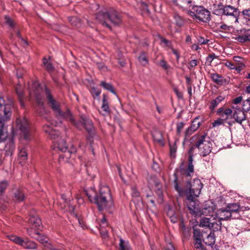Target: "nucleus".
<instances>
[{"label": "nucleus", "instance_id": "nucleus-61", "mask_svg": "<svg viewBox=\"0 0 250 250\" xmlns=\"http://www.w3.org/2000/svg\"><path fill=\"white\" fill-rule=\"evenodd\" d=\"M243 15L247 16L248 18H250V9H245L242 11Z\"/></svg>", "mask_w": 250, "mask_h": 250}, {"label": "nucleus", "instance_id": "nucleus-33", "mask_svg": "<svg viewBox=\"0 0 250 250\" xmlns=\"http://www.w3.org/2000/svg\"><path fill=\"white\" fill-rule=\"evenodd\" d=\"M174 18L176 22V24L178 26H182L184 24V20L178 14H175Z\"/></svg>", "mask_w": 250, "mask_h": 250}, {"label": "nucleus", "instance_id": "nucleus-56", "mask_svg": "<svg viewBox=\"0 0 250 250\" xmlns=\"http://www.w3.org/2000/svg\"><path fill=\"white\" fill-rule=\"evenodd\" d=\"M225 65L230 69H234L235 68V65L230 62H226L225 63Z\"/></svg>", "mask_w": 250, "mask_h": 250}, {"label": "nucleus", "instance_id": "nucleus-36", "mask_svg": "<svg viewBox=\"0 0 250 250\" xmlns=\"http://www.w3.org/2000/svg\"><path fill=\"white\" fill-rule=\"evenodd\" d=\"M243 109L246 112H248L250 110V99H248L243 102Z\"/></svg>", "mask_w": 250, "mask_h": 250}, {"label": "nucleus", "instance_id": "nucleus-14", "mask_svg": "<svg viewBox=\"0 0 250 250\" xmlns=\"http://www.w3.org/2000/svg\"><path fill=\"white\" fill-rule=\"evenodd\" d=\"M187 200L188 203H187V207L190 213L195 216H200V208L196 205V203L194 201V197L192 196L186 195Z\"/></svg>", "mask_w": 250, "mask_h": 250}, {"label": "nucleus", "instance_id": "nucleus-60", "mask_svg": "<svg viewBox=\"0 0 250 250\" xmlns=\"http://www.w3.org/2000/svg\"><path fill=\"white\" fill-rule=\"evenodd\" d=\"M171 50L172 53L176 56L177 61H178L180 57L179 52L176 49H174L173 47L171 48Z\"/></svg>", "mask_w": 250, "mask_h": 250}, {"label": "nucleus", "instance_id": "nucleus-20", "mask_svg": "<svg viewBox=\"0 0 250 250\" xmlns=\"http://www.w3.org/2000/svg\"><path fill=\"white\" fill-rule=\"evenodd\" d=\"M9 239L16 244H19L24 248L30 249L31 248V242L30 241H25L23 240L20 237L15 235L8 236Z\"/></svg>", "mask_w": 250, "mask_h": 250}, {"label": "nucleus", "instance_id": "nucleus-58", "mask_svg": "<svg viewBox=\"0 0 250 250\" xmlns=\"http://www.w3.org/2000/svg\"><path fill=\"white\" fill-rule=\"evenodd\" d=\"M217 58V57L214 54H211L207 58V61L210 63L214 59Z\"/></svg>", "mask_w": 250, "mask_h": 250}, {"label": "nucleus", "instance_id": "nucleus-32", "mask_svg": "<svg viewBox=\"0 0 250 250\" xmlns=\"http://www.w3.org/2000/svg\"><path fill=\"white\" fill-rule=\"evenodd\" d=\"M42 62L44 67L48 71H50L53 70L54 67L49 60L44 58Z\"/></svg>", "mask_w": 250, "mask_h": 250}, {"label": "nucleus", "instance_id": "nucleus-10", "mask_svg": "<svg viewBox=\"0 0 250 250\" xmlns=\"http://www.w3.org/2000/svg\"><path fill=\"white\" fill-rule=\"evenodd\" d=\"M215 217H203L200 220L199 226L208 228L212 231L220 230L222 223L216 221Z\"/></svg>", "mask_w": 250, "mask_h": 250}, {"label": "nucleus", "instance_id": "nucleus-15", "mask_svg": "<svg viewBox=\"0 0 250 250\" xmlns=\"http://www.w3.org/2000/svg\"><path fill=\"white\" fill-rule=\"evenodd\" d=\"M216 209V206L212 202L207 203L205 206L202 209L200 208V216L202 215L206 216H210V217H215L213 213Z\"/></svg>", "mask_w": 250, "mask_h": 250}, {"label": "nucleus", "instance_id": "nucleus-24", "mask_svg": "<svg viewBox=\"0 0 250 250\" xmlns=\"http://www.w3.org/2000/svg\"><path fill=\"white\" fill-rule=\"evenodd\" d=\"M210 77L214 83L222 85L225 83V79L217 73L210 74Z\"/></svg>", "mask_w": 250, "mask_h": 250}, {"label": "nucleus", "instance_id": "nucleus-57", "mask_svg": "<svg viewBox=\"0 0 250 250\" xmlns=\"http://www.w3.org/2000/svg\"><path fill=\"white\" fill-rule=\"evenodd\" d=\"M33 87H35L36 90L38 92H40L42 88L39 83L37 82H35L34 83H32V88Z\"/></svg>", "mask_w": 250, "mask_h": 250}, {"label": "nucleus", "instance_id": "nucleus-29", "mask_svg": "<svg viewBox=\"0 0 250 250\" xmlns=\"http://www.w3.org/2000/svg\"><path fill=\"white\" fill-rule=\"evenodd\" d=\"M215 234L214 232H210L206 239L205 243L209 246H212L215 244Z\"/></svg>", "mask_w": 250, "mask_h": 250}, {"label": "nucleus", "instance_id": "nucleus-35", "mask_svg": "<svg viewBox=\"0 0 250 250\" xmlns=\"http://www.w3.org/2000/svg\"><path fill=\"white\" fill-rule=\"evenodd\" d=\"M138 60L141 64L144 66L148 63V60L145 53H142L138 58Z\"/></svg>", "mask_w": 250, "mask_h": 250}, {"label": "nucleus", "instance_id": "nucleus-45", "mask_svg": "<svg viewBox=\"0 0 250 250\" xmlns=\"http://www.w3.org/2000/svg\"><path fill=\"white\" fill-rule=\"evenodd\" d=\"M195 242L194 243V246L196 249H199L202 248V244L201 239H195Z\"/></svg>", "mask_w": 250, "mask_h": 250}, {"label": "nucleus", "instance_id": "nucleus-34", "mask_svg": "<svg viewBox=\"0 0 250 250\" xmlns=\"http://www.w3.org/2000/svg\"><path fill=\"white\" fill-rule=\"evenodd\" d=\"M68 20L73 26L78 27L81 24L80 20L76 17H70Z\"/></svg>", "mask_w": 250, "mask_h": 250}, {"label": "nucleus", "instance_id": "nucleus-47", "mask_svg": "<svg viewBox=\"0 0 250 250\" xmlns=\"http://www.w3.org/2000/svg\"><path fill=\"white\" fill-rule=\"evenodd\" d=\"M131 194L133 197H137L140 196V193L135 187H133L131 188Z\"/></svg>", "mask_w": 250, "mask_h": 250}, {"label": "nucleus", "instance_id": "nucleus-2", "mask_svg": "<svg viewBox=\"0 0 250 250\" xmlns=\"http://www.w3.org/2000/svg\"><path fill=\"white\" fill-rule=\"evenodd\" d=\"M85 192L89 200L97 205L100 210L110 208L113 205L109 188L106 185L100 186L99 195L92 188L85 190Z\"/></svg>", "mask_w": 250, "mask_h": 250}, {"label": "nucleus", "instance_id": "nucleus-30", "mask_svg": "<svg viewBox=\"0 0 250 250\" xmlns=\"http://www.w3.org/2000/svg\"><path fill=\"white\" fill-rule=\"evenodd\" d=\"M102 87H104V89L110 91L111 93L114 94V95H116V93L114 90V88L112 85L109 83H107L104 81H102L101 82L100 84Z\"/></svg>", "mask_w": 250, "mask_h": 250}, {"label": "nucleus", "instance_id": "nucleus-13", "mask_svg": "<svg viewBox=\"0 0 250 250\" xmlns=\"http://www.w3.org/2000/svg\"><path fill=\"white\" fill-rule=\"evenodd\" d=\"M231 108L233 109L232 117L237 123L241 124L246 118L244 112L238 105H232Z\"/></svg>", "mask_w": 250, "mask_h": 250}, {"label": "nucleus", "instance_id": "nucleus-53", "mask_svg": "<svg viewBox=\"0 0 250 250\" xmlns=\"http://www.w3.org/2000/svg\"><path fill=\"white\" fill-rule=\"evenodd\" d=\"M99 230H100L101 234L103 238H105L107 237L108 232L107 230L103 229L102 228H101Z\"/></svg>", "mask_w": 250, "mask_h": 250}, {"label": "nucleus", "instance_id": "nucleus-19", "mask_svg": "<svg viewBox=\"0 0 250 250\" xmlns=\"http://www.w3.org/2000/svg\"><path fill=\"white\" fill-rule=\"evenodd\" d=\"M16 124L17 125L18 127L23 133L24 138L27 139L28 138V128L27 120L25 119H24L23 120L18 119L16 120Z\"/></svg>", "mask_w": 250, "mask_h": 250}, {"label": "nucleus", "instance_id": "nucleus-26", "mask_svg": "<svg viewBox=\"0 0 250 250\" xmlns=\"http://www.w3.org/2000/svg\"><path fill=\"white\" fill-rule=\"evenodd\" d=\"M40 232L37 231L34 232V238L42 244H47L48 239L44 235H42Z\"/></svg>", "mask_w": 250, "mask_h": 250}, {"label": "nucleus", "instance_id": "nucleus-21", "mask_svg": "<svg viewBox=\"0 0 250 250\" xmlns=\"http://www.w3.org/2000/svg\"><path fill=\"white\" fill-rule=\"evenodd\" d=\"M240 42H250V30L245 29L241 30V34L235 38Z\"/></svg>", "mask_w": 250, "mask_h": 250}, {"label": "nucleus", "instance_id": "nucleus-42", "mask_svg": "<svg viewBox=\"0 0 250 250\" xmlns=\"http://www.w3.org/2000/svg\"><path fill=\"white\" fill-rule=\"evenodd\" d=\"M161 43L162 44L164 43L165 44V46H167L170 49H171V48H172V45H171V42L166 39L162 38L161 39Z\"/></svg>", "mask_w": 250, "mask_h": 250}, {"label": "nucleus", "instance_id": "nucleus-50", "mask_svg": "<svg viewBox=\"0 0 250 250\" xmlns=\"http://www.w3.org/2000/svg\"><path fill=\"white\" fill-rule=\"evenodd\" d=\"M15 197L17 201L20 202L23 200V196L21 193L18 192L15 193Z\"/></svg>", "mask_w": 250, "mask_h": 250}, {"label": "nucleus", "instance_id": "nucleus-41", "mask_svg": "<svg viewBox=\"0 0 250 250\" xmlns=\"http://www.w3.org/2000/svg\"><path fill=\"white\" fill-rule=\"evenodd\" d=\"M197 40L198 42V43L199 44H206L208 43L209 40L208 39H205L204 38L200 36L197 38Z\"/></svg>", "mask_w": 250, "mask_h": 250}, {"label": "nucleus", "instance_id": "nucleus-63", "mask_svg": "<svg viewBox=\"0 0 250 250\" xmlns=\"http://www.w3.org/2000/svg\"><path fill=\"white\" fill-rule=\"evenodd\" d=\"M233 60L234 61L239 62V63H241V62H241L242 59L239 57V56H235L233 57Z\"/></svg>", "mask_w": 250, "mask_h": 250}, {"label": "nucleus", "instance_id": "nucleus-8", "mask_svg": "<svg viewBox=\"0 0 250 250\" xmlns=\"http://www.w3.org/2000/svg\"><path fill=\"white\" fill-rule=\"evenodd\" d=\"M188 14L193 19L203 22H207L211 19L210 12L202 6L193 5Z\"/></svg>", "mask_w": 250, "mask_h": 250}, {"label": "nucleus", "instance_id": "nucleus-49", "mask_svg": "<svg viewBox=\"0 0 250 250\" xmlns=\"http://www.w3.org/2000/svg\"><path fill=\"white\" fill-rule=\"evenodd\" d=\"M159 64L165 69H167L169 68V65L164 59L160 61Z\"/></svg>", "mask_w": 250, "mask_h": 250}, {"label": "nucleus", "instance_id": "nucleus-6", "mask_svg": "<svg viewBox=\"0 0 250 250\" xmlns=\"http://www.w3.org/2000/svg\"><path fill=\"white\" fill-rule=\"evenodd\" d=\"M174 183L175 189L178 192L180 196H183L186 194V195L198 197L200 194L203 186L201 180L198 179H195L192 184L190 183H188V187L189 188L188 189H187L186 191L179 186L177 177L174 180Z\"/></svg>", "mask_w": 250, "mask_h": 250}, {"label": "nucleus", "instance_id": "nucleus-27", "mask_svg": "<svg viewBox=\"0 0 250 250\" xmlns=\"http://www.w3.org/2000/svg\"><path fill=\"white\" fill-rule=\"evenodd\" d=\"M228 211L230 212L231 216H232L233 213H237L240 209V206L237 204H230L226 207Z\"/></svg>", "mask_w": 250, "mask_h": 250}, {"label": "nucleus", "instance_id": "nucleus-28", "mask_svg": "<svg viewBox=\"0 0 250 250\" xmlns=\"http://www.w3.org/2000/svg\"><path fill=\"white\" fill-rule=\"evenodd\" d=\"M152 136L155 141L160 143H163V136L161 132L155 130L152 132Z\"/></svg>", "mask_w": 250, "mask_h": 250}, {"label": "nucleus", "instance_id": "nucleus-40", "mask_svg": "<svg viewBox=\"0 0 250 250\" xmlns=\"http://www.w3.org/2000/svg\"><path fill=\"white\" fill-rule=\"evenodd\" d=\"M225 122H226V121L224 120V119L220 117V118H219L217 120H215L212 123V126L213 127L218 126L220 125L224 124Z\"/></svg>", "mask_w": 250, "mask_h": 250}, {"label": "nucleus", "instance_id": "nucleus-12", "mask_svg": "<svg viewBox=\"0 0 250 250\" xmlns=\"http://www.w3.org/2000/svg\"><path fill=\"white\" fill-rule=\"evenodd\" d=\"M196 146V141L195 145L191 146L188 150V154L189 156L188 165L187 167L184 170V173L187 176H191L194 172V166L193 165V157L194 156V151Z\"/></svg>", "mask_w": 250, "mask_h": 250}, {"label": "nucleus", "instance_id": "nucleus-22", "mask_svg": "<svg viewBox=\"0 0 250 250\" xmlns=\"http://www.w3.org/2000/svg\"><path fill=\"white\" fill-rule=\"evenodd\" d=\"M191 3L192 0H176L177 5L183 8L184 10L187 11L188 13L193 6Z\"/></svg>", "mask_w": 250, "mask_h": 250}, {"label": "nucleus", "instance_id": "nucleus-18", "mask_svg": "<svg viewBox=\"0 0 250 250\" xmlns=\"http://www.w3.org/2000/svg\"><path fill=\"white\" fill-rule=\"evenodd\" d=\"M233 109L231 108H225L223 107H220L217 110V114L224 120L227 121L232 118Z\"/></svg>", "mask_w": 250, "mask_h": 250}, {"label": "nucleus", "instance_id": "nucleus-62", "mask_svg": "<svg viewBox=\"0 0 250 250\" xmlns=\"http://www.w3.org/2000/svg\"><path fill=\"white\" fill-rule=\"evenodd\" d=\"M191 48L192 50H198L201 49V48L199 46V45L198 44H193L191 46Z\"/></svg>", "mask_w": 250, "mask_h": 250}, {"label": "nucleus", "instance_id": "nucleus-38", "mask_svg": "<svg viewBox=\"0 0 250 250\" xmlns=\"http://www.w3.org/2000/svg\"><path fill=\"white\" fill-rule=\"evenodd\" d=\"M193 236L194 239H201V236L202 235V232L200 229L197 228H193Z\"/></svg>", "mask_w": 250, "mask_h": 250}, {"label": "nucleus", "instance_id": "nucleus-64", "mask_svg": "<svg viewBox=\"0 0 250 250\" xmlns=\"http://www.w3.org/2000/svg\"><path fill=\"white\" fill-rule=\"evenodd\" d=\"M170 153L171 154H172L173 153H175L176 151V147L175 145H173V146H170Z\"/></svg>", "mask_w": 250, "mask_h": 250}, {"label": "nucleus", "instance_id": "nucleus-31", "mask_svg": "<svg viewBox=\"0 0 250 250\" xmlns=\"http://www.w3.org/2000/svg\"><path fill=\"white\" fill-rule=\"evenodd\" d=\"M102 109L103 111L109 113L110 111L108 103L107 100V97L105 95H103V104L102 105Z\"/></svg>", "mask_w": 250, "mask_h": 250}, {"label": "nucleus", "instance_id": "nucleus-37", "mask_svg": "<svg viewBox=\"0 0 250 250\" xmlns=\"http://www.w3.org/2000/svg\"><path fill=\"white\" fill-rule=\"evenodd\" d=\"M16 92L19 96L21 105L22 106H23V103L22 102V98H23L24 96V93L20 86H18L16 88Z\"/></svg>", "mask_w": 250, "mask_h": 250}, {"label": "nucleus", "instance_id": "nucleus-7", "mask_svg": "<svg viewBox=\"0 0 250 250\" xmlns=\"http://www.w3.org/2000/svg\"><path fill=\"white\" fill-rule=\"evenodd\" d=\"M96 19L103 25L111 28L108 22L114 25H119L121 22V17L118 13L114 10L109 12L101 11L96 16Z\"/></svg>", "mask_w": 250, "mask_h": 250}, {"label": "nucleus", "instance_id": "nucleus-9", "mask_svg": "<svg viewBox=\"0 0 250 250\" xmlns=\"http://www.w3.org/2000/svg\"><path fill=\"white\" fill-rule=\"evenodd\" d=\"M71 123L79 130H81L83 127L89 134V136L87 137V140H90V138L93 137L95 135V130L92 122L86 116H82L80 122H76L75 121V123Z\"/></svg>", "mask_w": 250, "mask_h": 250}, {"label": "nucleus", "instance_id": "nucleus-55", "mask_svg": "<svg viewBox=\"0 0 250 250\" xmlns=\"http://www.w3.org/2000/svg\"><path fill=\"white\" fill-rule=\"evenodd\" d=\"M197 65V62L196 60H192L190 61L189 62V67L188 68L190 69L191 68H193L196 66Z\"/></svg>", "mask_w": 250, "mask_h": 250}, {"label": "nucleus", "instance_id": "nucleus-16", "mask_svg": "<svg viewBox=\"0 0 250 250\" xmlns=\"http://www.w3.org/2000/svg\"><path fill=\"white\" fill-rule=\"evenodd\" d=\"M236 217H234L236 218ZM215 218L216 222L221 223L222 220H226L229 218H234L231 216L230 212L228 211L226 208L220 209L215 214Z\"/></svg>", "mask_w": 250, "mask_h": 250}, {"label": "nucleus", "instance_id": "nucleus-5", "mask_svg": "<svg viewBox=\"0 0 250 250\" xmlns=\"http://www.w3.org/2000/svg\"><path fill=\"white\" fill-rule=\"evenodd\" d=\"M193 138L196 141V146L198 148L201 156L205 157L210 153L212 142L207 133L196 134Z\"/></svg>", "mask_w": 250, "mask_h": 250}, {"label": "nucleus", "instance_id": "nucleus-52", "mask_svg": "<svg viewBox=\"0 0 250 250\" xmlns=\"http://www.w3.org/2000/svg\"><path fill=\"white\" fill-rule=\"evenodd\" d=\"M107 226V224L106 219L105 218V217L104 216H103L102 219L101 220V222H100L101 228H104V227H105V226Z\"/></svg>", "mask_w": 250, "mask_h": 250}, {"label": "nucleus", "instance_id": "nucleus-43", "mask_svg": "<svg viewBox=\"0 0 250 250\" xmlns=\"http://www.w3.org/2000/svg\"><path fill=\"white\" fill-rule=\"evenodd\" d=\"M8 183L5 181L0 182V194L6 189Z\"/></svg>", "mask_w": 250, "mask_h": 250}, {"label": "nucleus", "instance_id": "nucleus-51", "mask_svg": "<svg viewBox=\"0 0 250 250\" xmlns=\"http://www.w3.org/2000/svg\"><path fill=\"white\" fill-rule=\"evenodd\" d=\"M242 99L243 98L242 96L237 97L232 100V104H236L235 105H237V104L241 103Z\"/></svg>", "mask_w": 250, "mask_h": 250}, {"label": "nucleus", "instance_id": "nucleus-1", "mask_svg": "<svg viewBox=\"0 0 250 250\" xmlns=\"http://www.w3.org/2000/svg\"><path fill=\"white\" fill-rule=\"evenodd\" d=\"M61 124V122H59L52 121L50 123V125H46L44 126L43 130L44 132L48 134L49 137L54 140L58 139L54 142V146L55 148H57L59 150L63 152L60 154L59 162L60 163L69 162V158L71 154L76 152V149L72 146L69 150L67 151V146L65 141L59 138L60 133L58 130L53 128L52 126H57Z\"/></svg>", "mask_w": 250, "mask_h": 250}, {"label": "nucleus", "instance_id": "nucleus-11", "mask_svg": "<svg viewBox=\"0 0 250 250\" xmlns=\"http://www.w3.org/2000/svg\"><path fill=\"white\" fill-rule=\"evenodd\" d=\"M218 7L220 8L219 10L215 11L216 14L219 15L222 13L225 15L232 17L235 19V22H238L239 11L237 8L228 5L224 7L222 5H218Z\"/></svg>", "mask_w": 250, "mask_h": 250}, {"label": "nucleus", "instance_id": "nucleus-44", "mask_svg": "<svg viewBox=\"0 0 250 250\" xmlns=\"http://www.w3.org/2000/svg\"><path fill=\"white\" fill-rule=\"evenodd\" d=\"M5 22L11 27H13L14 26L15 23L13 21L9 16H5Z\"/></svg>", "mask_w": 250, "mask_h": 250}, {"label": "nucleus", "instance_id": "nucleus-54", "mask_svg": "<svg viewBox=\"0 0 250 250\" xmlns=\"http://www.w3.org/2000/svg\"><path fill=\"white\" fill-rule=\"evenodd\" d=\"M163 250H175V249L171 243H169L164 247Z\"/></svg>", "mask_w": 250, "mask_h": 250}, {"label": "nucleus", "instance_id": "nucleus-48", "mask_svg": "<svg viewBox=\"0 0 250 250\" xmlns=\"http://www.w3.org/2000/svg\"><path fill=\"white\" fill-rule=\"evenodd\" d=\"M120 248L121 250H128L127 246L125 245V242L122 239H120Z\"/></svg>", "mask_w": 250, "mask_h": 250}, {"label": "nucleus", "instance_id": "nucleus-59", "mask_svg": "<svg viewBox=\"0 0 250 250\" xmlns=\"http://www.w3.org/2000/svg\"><path fill=\"white\" fill-rule=\"evenodd\" d=\"M244 66V64L243 62L238 64V66L237 67L235 66L234 69H235L238 72H240L242 70L243 67Z\"/></svg>", "mask_w": 250, "mask_h": 250}, {"label": "nucleus", "instance_id": "nucleus-3", "mask_svg": "<svg viewBox=\"0 0 250 250\" xmlns=\"http://www.w3.org/2000/svg\"><path fill=\"white\" fill-rule=\"evenodd\" d=\"M44 90L47 104L53 110L56 116L59 119H63L70 123H75L74 116L70 111L69 110H66L65 112L62 111L59 103L53 98L49 90L45 87Z\"/></svg>", "mask_w": 250, "mask_h": 250}, {"label": "nucleus", "instance_id": "nucleus-23", "mask_svg": "<svg viewBox=\"0 0 250 250\" xmlns=\"http://www.w3.org/2000/svg\"><path fill=\"white\" fill-rule=\"evenodd\" d=\"M35 230V232L42 231L43 229V226L41 220L38 216H32V229Z\"/></svg>", "mask_w": 250, "mask_h": 250}, {"label": "nucleus", "instance_id": "nucleus-25", "mask_svg": "<svg viewBox=\"0 0 250 250\" xmlns=\"http://www.w3.org/2000/svg\"><path fill=\"white\" fill-rule=\"evenodd\" d=\"M225 100V97L222 95H219L215 99L212 100L209 105V108L213 110L222 101Z\"/></svg>", "mask_w": 250, "mask_h": 250}, {"label": "nucleus", "instance_id": "nucleus-17", "mask_svg": "<svg viewBox=\"0 0 250 250\" xmlns=\"http://www.w3.org/2000/svg\"><path fill=\"white\" fill-rule=\"evenodd\" d=\"M199 118L197 117L192 122L191 125L188 127L185 133V137H189L194 132L196 131L201 125V122L198 121Z\"/></svg>", "mask_w": 250, "mask_h": 250}, {"label": "nucleus", "instance_id": "nucleus-39", "mask_svg": "<svg viewBox=\"0 0 250 250\" xmlns=\"http://www.w3.org/2000/svg\"><path fill=\"white\" fill-rule=\"evenodd\" d=\"M185 125V124L183 122L178 123L176 125V131L177 134L179 135L182 131V130Z\"/></svg>", "mask_w": 250, "mask_h": 250}, {"label": "nucleus", "instance_id": "nucleus-46", "mask_svg": "<svg viewBox=\"0 0 250 250\" xmlns=\"http://www.w3.org/2000/svg\"><path fill=\"white\" fill-rule=\"evenodd\" d=\"M91 94L92 95V96H95L96 97H98L100 95V94H101V90H97L96 88L95 87H93L91 88Z\"/></svg>", "mask_w": 250, "mask_h": 250}, {"label": "nucleus", "instance_id": "nucleus-4", "mask_svg": "<svg viewBox=\"0 0 250 250\" xmlns=\"http://www.w3.org/2000/svg\"><path fill=\"white\" fill-rule=\"evenodd\" d=\"M14 107L12 100H8L7 102L2 97H0V109L3 110L4 116L0 114V142H2L7 137V134L4 131L5 122L8 120L12 113V110Z\"/></svg>", "mask_w": 250, "mask_h": 250}]
</instances>
